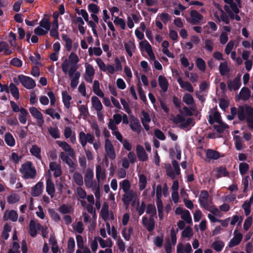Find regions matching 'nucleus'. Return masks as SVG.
<instances>
[{"label": "nucleus", "mask_w": 253, "mask_h": 253, "mask_svg": "<svg viewBox=\"0 0 253 253\" xmlns=\"http://www.w3.org/2000/svg\"><path fill=\"white\" fill-rule=\"evenodd\" d=\"M231 113L232 116L237 113L238 119L240 121L246 120L248 126L253 129V108L252 107L248 106H240L238 111L236 108L232 107L231 109Z\"/></svg>", "instance_id": "obj_1"}, {"label": "nucleus", "mask_w": 253, "mask_h": 253, "mask_svg": "<svg viewBox=\"0 0 253 253\" xmlns=\"http://www.w3.org/2000/svg\"><path fill=\"white\" fill-rule=\"evenodd\" d=\"M20 171L25 179L34 178L36 175V169L31 162L28 161L22 165Z\"/></svg>", "instance_id": "obj_2"}, {"label": "nucleus", "mask_w": 253, "mask_h": 253, "mask_svg": "<svg viewBox=\"0 0 253 253\" xmlns=\"http://www.w3.org/2000/svg\"><path fill=\"white\" fill-rule=\"evenodd\" d=\"M93 175L92 169L88 168L86 170L84 177V184L86 188L91 189L92 191L100 186V182L93 179Z\"/></svg>", "instance_id": "obj_3"}, {"label": "nucleus", "mask_w": 253, "mask_h": 253, "mask_svg": "<svg viewBox=\"0 0 253 253\" xmlns=\"http://www.w3.org/2000/svg\"><path fill=\"white\" fill-rule=\"evenodd\" d=\"M104 149L106 152L105 158L106 160L109 158L114 160L116 155L114 150V146L109 139H106L104 142Z\"/></svg>", "instance_id": "obj_4"}, {"label": "nucleus", "mask_w": 253, "mask_h": 253, "mask_svg": "<svg viewBox=\"0 0 253 253\" xmlns=\"http://www.w3.org/2000/svg\"><path fill=\"white\" fill-rule=\"evenodd\" d=\"M175 124H179L181 128H186L191 126H193L194 122L191 118H185L181 115H177L173 119Z\"/></svg>", "instance_id": "obj_5"}, {"label": "nucleus", "mask_w": 253, "mask_h": 253, "mask_svg": "<svg viewBox=\"0 0 253 253\" xmlns=\"http://www.w3.org/2000/svg\"><path fill=\"white\" fill-rule=\"evenodd\" d=\"M94 139V136L89 133H85L84 131H81L79 133V140L83 147H85L87 142L93 143Z\"/></svg>", "instance_id": "obj_6"}, {"label": "nucleus", "mask_w": 253, "mask_h": 253, "mask_svg": "<svg viewBox=\"0 0 253 253\" xmlns=\"http://www.w3.org/2000/svg\"><path fill=\"white\" fill-rule=\"evenodd\" d=\"M139 47L141 51H145L148 54L151 60L155 59V55L152 50L151 45L146 40H143L139 42Z\"/></svg>", "instance_id": "obj_7"}, {"label": "nucleus", "mask_w": 253, "mask_h": 253, "mask_svg": "<svg viewBox=\"0 0 253 253\" xmlns=\"http://www.w3.org/2000/svg\"><path fill=\"white\" fill-rule=\"evenodd\" d=\"M199 201L202 207L206 209L211 204V199L209 198V195L207 191L203 190L201 192L199 196Z\"/></svg>", "instance_id": "obj_8"}, {"label": "nucleus", "mask_w": 253, "mask_h": 253, "mask_svg": "<svg viewBox=\"0 0 253 253\" xmlns=\"http://www.w3.org/2000/svg\"><path fill=\"white\" fill-rule=\"evenodd\" d=\"M29 112L32 116L37 120L39 126L42 127L44 124L43 116L42 114L35 107H31L29 108Z\"/></svg>", "instance_id": "obj_9"}, {"label": "nucleus", "mask_w": 253, "mask_h": 253, "mask_svg": "<svg viewBox=\"0 0 253 253\" xmlns=\"http://www.w3.org/2000/svg\"><path fill=\"white\" fill-rule=\"evenodd\" d=\"M20 83L27 89H31L36 86L35 81L31 78L23 75H19Z\"/></svg>", "instance_id": "obj_10"}, {"label": "nucleus", "mask_w": 253, "mask_h": 253, "mask_svg": "<svg viewBox=\"0 0 253 253\" xmlns=\"http://www.w3.org/2000/svg\"><path fill=\"white\" fill-rule=\"evenodd\" d=\"M138 198L137 192L133 190H129L124 192L122 200L125 204L129 205L132 200H136Z\"/></svg>", "instance_id": "obj_11"}, {"label": "nucleus", "mask_w": 253, "mask_h": 253, "mask_svg": "<svg viewBox=\"0 0 253 253\" xmlns=\"http://www.w3.org/2000/svg\"><path fill=\"white\" fill-rule=\"evenodd\" d=\"M190 15V18L188 20V21L193 25L199 24L203 19V16L197 11L195 10H191Z\"/></svg>", "instance_id": "obj_12"}, {"label": "nucleus", "mask_w": 253, "mask_h": 253, "mask_svg": "<svg viewBox=\"0 0 253 253\" xmlns=\"http://www.w3.org/2000/svg\"><path fill=\"white\" fill-rule=\"evenodd\" d=\"M85 68L84 79L86 82L91 83L95 73L94 69L92 65L87 63L85 64Z\"/></svg>", "instance_id": "obj_13"}, {"label": "nucleus", "mask_w": 253, "mask_h": 253, "mask_svg": "<svg viewBox=\"0 0 253 253\" xmlns=\"http://www.w3.org/2000/svg\"><path fill=\"white\" fill-rule=\"evenodd\" d=\"M95 176L98 182H101L106 179V170L100 165H98L95 168Z\"/></svg>", "instance_id": "obj_14"}, {"label": "nucleus", "mask_w": 253, "mask_h": 253, "mask_svg": "<svg viewBox=\"0 0 253 253\" xmlns=\"http://www.w3.org/2000/svg\"><path fill=\"white\" fill-rule=\"evenodd\" d=\"M136 152L137 156L140 161L145 162L148 160V156L144 148L141 145H137Z\"/></svg>", "instance_id": "obj_15"}, {"label": "nucleus", "mask_w": 253, "mask_h": 253, "mask_svg": "<svg viewBox=\"0 0 253 253\" xmlns=\"http://www.w3.org/2000/svg\"><path fill=\"white\" fill-rule=\"evenodd\" d=\"M142 223L149 231H152L154 229V217L150 216L149 219H148L147 217L143 216L142 219Z\"/></svg>", "instance_id": "obj_16"}, {"label": "nucleus", "mask_w": 253, "mask_h": 253, "mask_svg": "<svg viewBox=\"0 0 253 253\" xmlns=\"http://www.w3.org/2000/svg\"><path fill=\"white\" fill-rule=\"evenodd\" d=\"M30 234L31 236L35 237L37 235L38 230H40L41 228L43 229L40 223L37 222L34 220H31L29 224Z\"/></svg>", "instance_id": "obj_17"}, {"label": "nucleus", "mask_w": 253, "mask_h": 253, "mask_svg": "<svg viewBox=\"0 0 253 253\" xmlns=\"http://www.w3.org/2000/svg\"><path fill=\"white\" fill-rule=\"evenodd\" d=\"M214 16L219 21H223L226 24L229 23V19L227 15L223 10L219 7H218L217 11L214 12Z\"/></svg>", "instance_id": "obj_18"}, {"label": "nucleus", "mask_w": 253, "mask_h": 253, "mask_svg": "<svg viewBox=\"0 0 253 253\" xmlns=\"http://www.w3.org/2000/svg\"><path fill=\"white\" fill-rule=\"evenodd\" d=\"M49 170L53 172V175L55 177L60 176L62 174L60 165L54 162L50 163Z\"/></svg>", "instance_id": "obj_19"}, {"label": "nucleus", "mask_w": 253, "mask_h": 253, "mask_svg": "<svg viewBox=\"0 0 253 253\" xmlns=\"http://www.w3.org/2000/svg\"><path fill=\"white\" fill-rule=\"evenodd\" d=\"M129 126L132 131L138 133L140 132L141 129V125L138 120L133 116L131 117Z\"/></svg>", "instance_id": "obj_20"}, {"label": "nucleus", "mask_w": 253, "mask_h": 253, "mask_svg": "<svg viewBox=\"0 0 253 253\" xmlns=\"http://www.w3.org/2000/svg\"><path fill=\"white\" fill-rule=\"evenodd\" d=\"M3 219L5 221L10 220L12 221H16L18 218V214L15 211H5L3 215Z\"/></svg>", "instance_id": "obj_21"}, {"label": "nucleus", "mask_w": 253, "mask_h": 253, "mask_svg": "<svg viewBox=\"0 0 253 253\" xmlns=\"http://www.w3.org/2000/svg\"><path fill=\"white\" fill-rule=\"evenodd\" d=\"M56 143L59 147L62 148L64 151L67 152L70 157H73L74 156L73 149L66 141H57Z\"/></svg>", "instance_id": "obj_22"}, {"label": "nucleus", "mask_w": 253, "mask_h": 253, "mask_svg": "<svg viewBox=\"0 0 253 253\" xmlns=\"http://www.w3.org/2000/svg\"><path fill=\"white\" fill-rule=\"evenodd\" d=\"M97 239L100 247L102 249L111 248L113 245V241L110 238L104 239L101 237L98 236Z\"/></svg>", "instance_id": "obj_23"}, {"label": "nucleus", "mask_w": 253, "mask_h": 253, "mask_svg": "<svg viewBox=\"0 0 253 253\" xmlns=\"http://www.w3.org/2000/svg\"><path fill=\"white\" fill-rule=\"evenodd\" d=\"M177 82L179 84L180 87L184 90L190 92H193L194 91L193 87L189 82L184 81L181 78H178L177 79Z\"/></svg>", "instance_id": "obj_24"}, {"label": "nucleus", "mask_w": 253, "mask_h": 253, "mask_svg": "<svg viewBox=\"0 0 253 253\" xmlns=\"http://www.w3.org/2000/svg\"><path fill=\"white\" fill-rule=\"evenodd\" d=\"M101 216L105 220H111L114 219L113 214L109 212L108 211V205L105 204L103 205L101 209Z\"/></svg>", "instance_id": "obj_25"}, {"label": "nucleus", "mask_w": 253, "mask_h": 253, "mask_svg": "<svg viewBox=\"0 0 253 253\" xmlns=\"http://www.w3.org/2000/svg\"><path fill=\"white\" fill-rule=\"evenodd\" d=\"M124 46L128 55L130 57H132L133 53H134L136 50V46L134 42L132 41H129L124 43Z\"/></svg>", "instance_id": "obj_26"}, {"label": "nucleus", "mask_w": 253, "mask_h": 253, "mask_svg": "<svg viewBox=\"0 0 253 253\" xmlns=\"http://www.w3.org/2000/svg\"><path fill=\"white\" fill-rule=\"evenodd\" d=\"M116 138L123 144L124 148L129 151L132 149L131 144L127 140L124 139L120 133H116Z\"/></svg>", "instance_id": "obj_27"}, {"label": "nucleus", "mask_w": 253, "mask_h": 253, "mask_svg": "<svg viewBox=\"0 0 253 253\" xmlns=\"http://www.w3.org/2000/svg\"><path fill=\"white\" fill-rule=\"evenodd\" d=\"M234 237L230 240L228 246L229 247H233L237 245H238L240 242L241 241L243 235L240 233H237L236 230L234 231Z\"/></svg>", "instance_id": "obj_28"}, {"label": "nucleus", "mask_w": 253, "mask_h": 253, "mask_svg": "<svg viewBox=\"0 0 253 253\" xmlns=\"http://www.w3.org/2000/svg\"><path fill=\"white\" fill-rule=\"evenodd\" d=\"M192 251V247L189 243H186L185 245L179 243L177 246V253H190Z\"/></svg>", "instance_id": "obj_29"}, {"label": "nucleus", "mask_w": 253, "mask_h": 253, "mask_svg": "<svg viewBox=\"0 0 253 253\" xmlns=\"http://www.w3.org/2000/svg\"><path fill=\"white\" fill-rule=\"evenodd\" d=\"M46 191L51 198L54 197L55 191L54 185L49 178L46 180Z\"/></svg>", "instance_id": "obj_30"}, {"label": "nucleus", "mask_w": 253, "mask_h": 253, "mask_svg": "<svg viewBox=\"0 0 253 253\" xmlns=\"http://www.w3.org/2000/svg\"><path fill=\"white\" fill-rule=\"evenodd\" d=\"M43 183L40 181L38 182L31 190V195L37 197L41 195L42 192Z\"/></svg>", "instance_id": "obj_31"}, {"label": "nucleus", "mask_w": 253, "mask_h": 253, "mask_svg": "<svg viewBox=\"0 0 253 253\" xmlns=\"http://www.w3.org/2000/svg\"><path fill=\"white\" fill-rule=\"evenodd\" d=\"M62 99L64 106L69 109L71 106V101L72 100L71 96L67 92V91H64L62 92Z\"/></svg>", "instance_id": "obj_32"}, {"label": "nucleus", "mask_w": 253, "mask_h": 253, "mask_svg": "<svg viewBox=\"0 0 253 253\" xmlns=\"http://www.w3.org/2000/svg\"><path fill=\"white\" fill-rule=\"evenodd\" d=\"M141 120L145 129L146 130H149V126L148 125V124L151 121V118L147 112L145 111L142 112Z\"/></svg>", "instance_id": "obj_33"}, {"label": "nucleus", "mask_w": 253, "mask_h": 253, "mask_svg": "<svg viewBox=\"0 0 253 253\" xmlns=\"http://www.w3.org/2000/svg\"><path fill=\"white\" fill-rule=\"evenodd\" d=\"M91 101L92 108L97 111H101L103 106L99 98L94 96L91 97Z\"/></svg>", "instance_id": "obj_34"}, {"label": "nucleus", "mask_w": 253, "mask_h": 253, "mask_svg": "<svg viewBox=\"0 0 253 253\" xmlns=\"http://www.w3.org/2000/svg\"><path fill=\"white\" fill-rule=\"evenodd\" d=\"M64 134L65 136V137L67 139L70 138L71 142L74 143L76 142V135L74 132H73L71 128L69 127H66L64 131Z\"/></svg>", "instance_id": "obj_35"}, {"label": "nucleus", "mask_w": 253, "mask_h": 253, "mask_svg": "<svg viewBox=\"0 0 253 253\" xmlns=\"http://www.w3.org/2000/svg\"><path fill=\"white\" fill-rule=\"evenodd\" d=\"M241 85L240 79L238 78L234 79L232 81H229L228 82V87L230 90H237Z\"/></svg>", "instance_id": "obj_36"}, {"label": "nucleus", "mask_w": 253, "mask_h": 253, "mask_svg": "<svg viewBox=\"0 0 253 253\" xmlns=\"http://www.w3.org/2000/svg\"><path fill=\"white\" fill-rule=\"evenodd\" d=\"M70 155L68 153L66 154L65 152H62L60 153L59 157L62 161L66 163L70 167H74V163L72 160L70 158Z\"/></svg>", "instance_id": "obj_37"}, {"label": "nucleus", "mask_w": 253, "mask_h": 253, "mask_svg": "<svg viewBox=\"0 0 253 253\" xmlns=\"http://www.w3.org/2000/svg\"><path fill=\"white\" fill-rule=\"evenodd\" d=\"M6 144L10 146L13 147L15 145V140L13 135L10 132H6L4 137Z\"/></svg>", "instance_id": "obj_38"}, {"label": "nucleus", "mask_w": 253, "mask_h": 253, "mask_svg": "<svg viewBox=\"0 0 253 253\" xmlns=\"http://www.w3.org/2000/svg\"><path fill=\"white\" fill-rule=\"evenodd\" d=\"M219 71L221 76H225L229 73L230 68L228 66L227 61H224L220 63L219 66Z\"/></svg>", "instance_id": "obj_39"}, {"label": "nucleus", "mask_w": 253, "mask_h": 253, "mask_svg": "<svg viewBox=\"0 0 253 253\" xmlns=\"http://www.w3.org/2000/svg\"><path fill=\"white\" fill-rule=\"evenodd\" d=\"M158 82L162 89L164 92H166L168 89L169 85L167 79L163 76H159L158 77Z\"/></svg>", "instance_id": "obj_40"}, {"label": "nucleus", "mask_w": 253, "mask_h": 253, "mask_svg": "<svg viewBox=\"0 0 253 253\" xmlns=\"http://www.w3.org/2000/svg\"><path fill=\"white\" fill-rule=\"evenodd\" d=\"M48 131L52 138L54 139L60 138V132L57 126H49L48 127Z\"/></svg>", "instance_id": "obj_41"}, {"label": "nucleus", "mask_w": 253, "mask_h": 253, "mask_svg": "<svg viewBox=\"0 0 253 253\" xmlns=\"http://www.w3.org/2000/svg\"><path fill=\"white\" fill-rule=\"evenodd\" d=\"M77 65H74L71 63L67 59H65L61 65L62 70L65 74H67V72L71 69L72 67H75Z\"/></svg>", "instance_id": "obj_42"}, {"label": "nucleus", "mask_w": 253, "mask_h": 253, "mask_svg": "<svg viewBox=\"0 0 253 253\" xmlns=\"http://www.w3.org/2000/svg\"><path fill=\"white\" fill-rule=\"evenodd\" d=\"M205 29V32L207 34H211L217 30V26L216 24L211 21L208 22V24L204 27Z\"/></svg>", "instance_id": "obj_43"}, {"label": "nucleus", "mask_w": 253, "mask_h": 253, "mask_svg": "<svg viewBox=\"0 0 253 253\" xmlns=\"http://www.w3.org/2000/svg\"><path fill=\"white\" fill-rule=\"evenodd\" d=\"M206 210L211 212L212 215H214L219 217L222 216V213L220 211L219 208H217L212 204H211Z\"/></svg>", "instance_id": "obj_44"}, {"label": "nucleus", "mask_w": 253, "mask_h": 253, "mask_svg": "<svg viewBox=\"0 0 253 253\" xmlns=\"http://www.w3.org/2000/svg\"><path fill=\"white\" fill-rule=\"evenodd\" d=\"M251 96V91L247 87H243L240 92L239 97L242 100H247Z\"/></svg>", "instance_id": "obj_45"}, {"label": "nucleus", "mask_w": 253, "mask_h": 253, "mask_svg": "<svg viewBox=\"0 0 253 253\" xmlns=\"http://www.w3.org/2000/svg\"><path fill=\"white\" fill-rule=\"evenodd\" d=\"M206 157L210 161L216 160L219 157V154L214 150L209 149L206 151Z\"/></svg>", "instance_id": "obj_46"}, {"label": "nucleus", "mask_w": 253, "mask_h": 253, "mask_svg": "<svg viewBox=\"0 0 253 253\" xmlns=\"http://www.w3.org/2000/svg\"><path fill=\"white\" fill-rule=\"evenodd\" d=\"M30 152L35 157L39 160L41 159V149L36 145H32L30 149Z\"/></svg>", "instance_id": "obj_47"}, {"label": "nucleus", "mask_w": 253, "mask_h": 253, "mask_svg": "<svg viewBox=\"0 0 253 253\" xmlns=\"http://www.w3.org/2000/svg\"><path fill=\"white\" fill-rule=\"evenodd\" d=\"M157 19H159L164 24H166L169 21H170L171 17L167 13H161L158 14Z\"/></svg>", "instance_id": "obj_48"}, {"label": "nucleus", "mask_w": 253, "mask_h": 253, "mask_svg": "<svg viewBox=\"0 0 253 253\" xmlns=\"http://www.w3.org/2000/svg\"><path fill=\"white\" fill-rule=\"evenodd\" d=\"M102 53V51L100 47H90L88 48V54L90 56L95 55L99 56Z\"/></svg>", "instance_id": "obj_49"}, {"label": "nucleus", "mask_w": 253, "mask_h": 253, "mask_svg": "<svg viewBox=\"0 0 253 253\" xmlns=\"http://www.w3.org/2000/svg\"><path fill=\"white\" fill-rule=\"evenodd\" d=\"M113 22L116 25L120 26L122 30H124L126 29V24L123 19L118 16H114Z\"/></svg>", "instance_id": "obj_50"}, {"label": "nucleus", "mask_w": 253, "mask_h": 253, "mask_svg": "<svg viewBox=\"0 0 253 253\" xmlns=\"http://www.w3.org/2000/svg\"><path fill=\"white\" fill-rule=\"evenodd\" d=\"M9 91H10L12 96L16 99L19 97V90L16 86L13 83H11L9 86Z\"/></svg>", "instance_id": "obj_51"}, {"label": "nucleus", "mask_w": 253, "mask_h": 253, "mask_svg": "<svg viewBox=\"0 0 253 253\" xmlns=\"http://www.w3.org/2000/svg\"><path fill=\"white\" fill-rule=\"evenodd\" d=\"M73 178L75 182L79 186H82L84 183L83 177L79 172H75L73 175Z\"/></svg>", "instance_id": "obj_52"}, {"label": "nucleus", "mask_w": 253, "mask_h": 253, "mask_svg": "<svg viewBox=\"0 0 253 253\" xmlns=\"http://www.w3.org/2000/svg\"><path fill=\"white\" fill-rule=\"evenodd\" d=\"M20 114L18 117L20 122L22 124H25L27 121L28 112L24 108H21L20 110Z\"/></svg>", "instance_id": "obj_53"}, {"label": "nucleus", "mask_w": 253, "mask_h": 253, "mask_svg": "<svg viewBox=\"0 0 253 253\" xmlns=\"http://www.w3.org/2000/svg\"><path fill=\"white\" fill-rule=\"evenodd\" d=\"M78 66L75 67H72L71 69L67 72L70 79L74 78L77 77H80V73L77 71Z\"/></svg>", "instance_id": "obj_54"}, {"label": "nucleus", "mask_w": 253, "mask_h": 253, "mask_svg": "<svg viewBox=\"0 0 253 253\" xmlns=\"http://www.w3.org/2000/svg\"><path fill=\"white\" fill-rule=\"evenodd\" d=\"M193 235L192 229L189 227H186L182 232V236L183 238H187L189 240Z\"/></svg>", "instance_id": "obj_55"}, {"label": "nucleus", "mask_w": 253, "mask_h": 253, "mask_svg": "<svg viewBox=\"0 0 253 253\" xmlns=\"http://www.w3.org/2000/svg\"><path fill=\"white\" fill-rule=\"evenodd\" d=\"M220 120V116L218 112L214 111L210 115L209 122L212 124L214 122H219Z\"/></svg>", "instance_id": "obj_56"}, {"label": "nucleus", "mask_w": 253, "mask_h": 253, "mask_svg": "<svg viewBox=\"0 0 253 253\" xmlns=\"http://www.w3.org/2000/svg\"><path fill=\"white\" fill-rule=\"evenodd\" d=\"M235 147L237 150H241L243 149V141L241 136L235 135L234 136Z\"/></svg>", "instance_id": "obj_57"}, {"label": "nucleus", "mask_w": 253, "mask_h": 253, "mask_svg": "<svg viewBox=\"0 0 253 253\" xmlns=\"http://www.w3.org/2000/svg\"><path fill=\"white\" fill-rule=\"evenodd\" d=\"M120 188L122 189L124 192H126L130 190V182L127 179H124L120 183Z\"/></svg>", "instance_id": "obj_58"}, {"label": "nucleus", "mask_w": 253, "mask_h": 253, "mask_svg": "<svg viewBox=\"0 0 253 253\" xmlns=\"http://www.w3.org/2000/svg\"><path fill=\"white\" fill-rule=\"evenodd\" d=\"M62 39L65 42V48L68 51L71 50L72 47V41L66 35H62Z\"/></svg>", "instance_id": "obj_59"}, {"label": "nucleus", "mask_w": 253, "mask_h": 253, "mask_svg": "<svg viewBox=\"0 0 253 253\" xmlns=\"http://www.w3.org/2000/svg\"><path fill=\"white\" fill-rule=\"evenodd\" d=\"M132 233V228L129 227L127 228L125 227L122 230V235L125 240L128 241L130 239L131 235Z\"/></svg>", "instance_id": "obj_60"}, {"label": "nucleus", "mask_w": 253, "mask_h": 253, "mask_svg": "<svg viewBox=\"0 0 253 253\" xmlns=\"http://www.w3.org/2000/svg\"><path fill=\"white\" fill-rule=\"evenodd\" d=\"M196 64L197 68L202 72L206 70V63L201 58H198L196 60Z\"/></svg>", "instance_id": "obj_61"}, {"label": "nucleus", "mask_w": 253, "mask_h": 253, "mask_svg": "<svg viewBox=\"0 0 253 253\" xmlns=\"http://www.w3.org/2000/svg\"><path fill=\"white\" fill-rule=\"evenodd\" d=\"M45 113L49 115L52 119L56 118L57 120L60 119V116L58 113L55 112L53 108H48L45 110Z\"/></svg>", "instance_id": "obj_62"}, {"label": "nucleus", "mask_w": 253, "mask_h": 253, "mask_svg": "<svg viewBox=\"0 0 253 253\" xmlns=\"http://www.w3.org/2000/svg\"><path fill=\"white\" fill-rule=\"evenodd\" d=\"M218 125L214 126V129L218 132L221 133L228 128L227 125L224 124L221 121L218 122Z\"/></svg>", "instance_id": "obj_63"}, {"label": "nucleus", "mask_w": 253, "mask_h": 253, "mask_svg": "<svg viewBox=\"0 0 253 253\" xmlns=\"http://www.w3.org/2000/svg\"><path fill=\"white\" fill-rule=\"evenodd\" d=\"M7 200L9 204H13L19 201L20 196L16 194H11L7 197Z\"/></svg>", "instance_id": "obj_64"}]
</instances>
